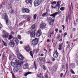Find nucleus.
<instances>
[{"mask_svg": "<svg viewBox=\"0 0 78 78\" xmlns=\"http://www.w3.org/2000/svg\"><path fill=\"white\" fill-rule=\"evenodd\" d=\"M56 8H58V10H59V8H60V6L59 5H56Z\"/></svg>", "mask_w": 78, "mask_h": 78, "instance_id": "33", "label": "nucleus"}, {"mask_svg": "<svg viewBox=\"0 0 78 78\" xmlns=\"http://www.w3.org/2000/svg\"><path fill=\"white\" fill-rule=\"evenodd\" d=\"M47 19L49 20H50L51 19V18H50V17H48Z\"/></svg>", "mask_w": 78, "mask_h": 78, "instance_id": "45", "label": "nucleus"}, {"mask_svg": "<svg viewBox=\"0 0 78 78\" xmlns=\"http://www.w3.org/2000/svg\"><path fill=\"white\" fill-rule=\"evenodd\" d=\"M53 23H54V20H53L51 21L49 23L51 25H53Z\"/></svg>", "mask_w": 78, "mask_h": 78, "instance_id": "21", "label": "nucleus"}, {"mask_svg": "<svg viewBox=\"0 0 78 78\" xmlns=\"http://www.w3.org/2000/svg\"><path fill=\"white\" fill-rule=\"evenodd\" d=\"M69 11H70V14H72V11L71 10V9H70V8H69Z\"/></svg>", "mask_w": 78, "mask_h": 78, "instance_id": "37", "label": "nucleus"}, {"mask_svg": "<svg viewBox=\"0 0 78 78\" xmlns=\"http://www.w3.org/2000/svg\"><path fill=\"white\" fill-rule=\"evenodd\" d=\"M36 24H34L32 26L31 28L32 29H34V28H36Z\"/></svg>", "mask_w": 78, "mask_h": 78, "instance_id": "23", "label": "nucleus"}, {"mask_svg": "<svg viewBox=\"0 0 78 78\" xmlns=\"http://www.w3.org/2000/svg\"><path fill=\"white\" fill-rule=\"evenodd\" d=\"M56 6H60V4H57V5H56Z\"/></svg>", "mask_w": 78, "mask_h": 78, "instance_id": "61", "label": "nucleus"}, {"mask_svg": "<svg viewBox=\"0 0 78 78\" xmlns=\"http://www.w3.org/2000/svg\"><path fill=\"white\" fill-rule=\"evenodd\" d=\"M18 38L19 39H21V36H20V35L18 36Z\"/></svg>", "mask_w": 78, "mask_h": 78, "instance_id": "38", "label": "nucleus"}, {"mask_svg": "<svg viewBox=\"0 0 78 78\" xmlns=\"http://www.w3.org/2000/svg\"><path fill=\"white\" fill-rule=\"evenodd\" d=\"M63 74H63V73H61L60 74V77H62V76H63Z\"/></svg>", "mask_w": 78, "mask_h": 78, "instance_id": "49", "label": "nucleus"}, {"mask_svg": "<svg viewBox=\"0 0 78 78\" xmlns=\"http://www.w3.org/2000/svg\"><path fill=\"white\" fill-rule=\"evenodd\" d=\"M9 33H8L6 32H4L3 35H2V36L4 38H6V39H8L9 37Z\"/></svg>", "mask_w": 78, "mask_h": 78, "instance_id": "5", "label": "nucleus"}, {"mask_svg": "<svg viewBox=\"0 0 78 78\" xmlns=\"http://www.w3.org/2000/svg\"><path fill=\"white\" fill-rule=\"evenodd\" d=\"M34 67H35V69L37 70V66H36V65H34Z\"/></svg>", "mask_w": 78, "mask_h": 78, "instance_id": "51", "label": "nucleus"}, {"mask_svg": "<svg viewBox=\"0 0 78 78\" xmlns=\"http://www.w3.org/2000/svg\"><path fill=\"white\" fill-rule=\"evenodd\" d=\"M15 42H19V40L17 39L16 40H15Z\"/></svg>", "mask_w": 78, "mask_h": 78, "instance_id": "55", "label": "nucleus"}, {"mask_svg": "<svg viewBox=\"0 0 78 78\" xmlns=\"http://www.w3.org/2000/svg\"><path fill=\"white\" fill-rule=\"evenodd\" d=\"M66 22H68V17H67V16L66 17Z\"/></svg>", "mask_w": 78, "mask_h": 78, "instance_id": "54", "label": "nucleus"}, {"mask_svg": "<svg viewBox=\"0 0 78 78\" xmlns=\"http://www.w3.org/2000/svg\"><path fill=\"white\" fill-rule=\"evenodd\" d=\"M35 31L34 30L32 31L31 34V32L30 31H28L26 32L27 34H30V37L31 38H34L35 37Z\"/></svg>", "mask_w": 78, "mask_h": 78, "instance_id": "2", "label": "nucleus"}, {"mask_svg": "<svg viewBox=\"0 0 78 78\" xmlns=\"http://www.w3.org/2000/svg\"><path fill=\"white\" fill-rule=\"evenodd\" d=\"M13 38V36L12 35H10L9 36V38H8V39L9 40H11V39H12Z\"/></svg>", "mask_w": 78, "mask_h": 78, "instance_id": "19", "label": "nucleus"}, {"mask_svg": "<svg viewBox=\"0 0 78 78\" xmlns=\"http://www.w3.org/2000/svg\"><path fill=\"white\" fill-rule=\"evenodd\" d=\"M5 56L4 55H2V60H4V59H5Z\"/></svg>", "mask_w": 78, "mask_h": 78, "instance_id": "35", "label": "nucleus"}, {"mask_svg": "<svg viewBox=\"0 0 78 78\" xmlns=\"http://www.w3.org/2000/svg\"><path fill=\"white\" fill-rule=\"evenodd\" d=\"M26 3L27 4H28L29 3H30V5L32 4L33 2V0H26L25 1Z\"/></svg>", "mask_w": 78, "mask_h": 78, "instance_id": "11", "label": "nucleus"}, {"mask_svg": "<svg viewBox=\"0 0 78 78\" xmlns=\"http://www.w3.org/2000/svg\"><path fill=\"white\" fill-rule=\"evenodd\" d=\"M70 72L72 74H75V72H74V71H73V70L71 69Z\"/></svg>", "mask_w": 78, "mask_h": 78, "instance_id": "29", "label": "nucleus"}, {"mask_svg": "<svg viewBox=\"0 0 78 78\" xmlns=\"http://www.w3.org/2000/svg\"><path fill=\"white\" fill-rule=\"evenodd\" d=\"M8 9L9 11H11L12 10V5H11V4L8 5Z\"/></svg>", "mask_w": 78, "mask_h": 78, "instance_id": "15", "label": "nucleus"}, {"mask_svg": "<svg viewBox=\"0 0 78 78\" xmlns=\"http://www.w3.org/2000/svg\"><path fill=\"white\" fill-rule=\"evenodd\" d=\"M19 61V60L17 61L15 59H13L12 61V63H13L14 66L15 65V64H17Z\"/></svg>", "mask_w": 78, "mask_h": 78, "instance_id": "10", "label": "nucleus"}, {"mask_svg": "<svg viewBox=\"0 0 78 78\" xmlns=\"http://www.w3.org/2000/svg\"><path fill=\"white\" fill-rule=\"evenodd\" d=\"M64 9H65L64 8V7H62L60 8V10L62 11H63L64 10Z\"/></svg>", "mask_w": 78, "mask_h": 78, "instance_id": "27", "label": "nucleus"}, {"mask_svg": "<svg viewBox=\"0 0 78 78\" xmlns=\"http://www.w3.org/2000/svg\"><path fill=\"white\" fill-rule=\"evenodd\" d=\"M42 2V0H37L34 2V5L35 6H37L41 4Z\"/></svg>", "mask_w": 78, "mask_h": 78, "instance_id": "3", "label": "nucleus"}, {"mask_svg": "<svg viewBox=\"0 0 78 78\" xmlns=\"http://www.w3.org/2000/svg\"><path fill=\"white\" fill-rule=\"evenodd\" d=\"M9 45L10 47H14V46H15V44L14 43L12 44V43H10L9 44Z\"/></svg>", "mask_w": 78, "mask_h": 78, "instance_id": "22", "label": "nucleus"}, {"mask_svg": "<svg viewBox=\"0 0 78 78\" xmlns=\"http://www.w3.org/2000/svg\"><path fill=\"white\" fill-rule=\"evenodd\" d=\"M2 25L0 23V30L2 29Z\"/></svg>", "mask_w": 78, "mask_h": 78, "instance_id": "47", "label": "nucleus"}, {"mask_svg": "<svg viewBox=\"0 0 78 78\" xmlns=\"http://www.w3.org/2000/svg\"><path fill=\"white\" fill-rule=\"evenodd\" d=\"M70 45L69 44L68 46H67V48H70Z\"/></svg>", "mask_w": 78, "mask_h": 78, "instance_id": "56", "label": "nucleus"}, {"mask_svg": "<svg viewBox=\"0 0 78 78\" xmlns=\"http://www.w3.org/2000/svg\"><path fill=\"white\" fill-rule=\"evenodd\" d=\"M37 16V15L36 14H35L33 17L34 19V20H35V19H36V17Z\"/></svg>", "mask_w": 78, "mask_h": 78, "instance_id": "24", "label": "nucleus"}, {"mask_svg": "<svg viewBox=\"0 0 78 78\" xmlns=\"http://www.w3.org/2000/svg\"><path fill=\"white\" fill-rule=\"evenodd\" d=\"M39 39L36 38L33 39L32 41V44L33 45H36L38 44Z\"/></svg>", "mask_w": 78, "mask_h": 78, "instance_id": "4", "label": "nucleus"}, {"mask_svg": "<svg viewBox=\"0 0 78 78\" xmlns=\"http://www.w3.org/2000/svg\"><path fill=\"white\" fill-rule=\"evenodd\" d=\"M37 76H38V78H41V76H40L39 75H37Z\"/></svg>", "mask_w": 78, "mask_h": 78, "instance_id": "53", "label": "nucleus"}, {"mask_svg": "<svg viewBox=\"0 0 78 78\" xmlns=\"http://www.w3.org/2000/svg\"><path fill=\"white\" fill-rule=\"evenodd\" d=\"M31 73H33L31 72H28L24 74V76H27V75H29V74H31Z\"/></svg>", "mask_w": 78, "mask_h": 78, "instance_id": "20", "label": "nucleus"}, {"mask_svg": "<svg viewBox=\"0 0 78 78\" xmlns=\"http://www.w3.org/2000/svg\"><path fill=\"white\" fill-rule=\"evenodd\" d=\"M23 62L19 61L18 62L16 63V66L17 67H21V66L23 65Z\"/></svg>", "mask_w": 78, "mask_h": 78, "instance_id": "7", "label": "nucleus"}, {"mask_svg": "<svg viewBox=\"0 0 78 78\" xmlns=\"http://www.w3.org/2000/svg\"><path fill=\"white\" fill-rule=\"evenodd\" d=\"M58 14V12H57L55 13L54 14L51 15L50 16V17H55Z\"/></svg>", "mask_w": 78, "mask_h": 78, "instance_id": "13", "label": "nucleus"}, {"mask_svg": "<svg viewBox=\"0 0 78 78\" xmlns=\"http://www.w3.org/2000/svg\"><path fill=\"white\" fill-rule=\"evenodd\" d=\"M60 37V35H58V36H57V39H59Z\"/></svg>", "mask_w": 78, "mask_h": 78, "instance_id": "39", "label": "nucleus"}, {"mask_svg": "<svg viewBox=\"0 0 78 78\" xmlns=\"http://www.w3.org/2000/svg\"><path fill=\"white\" fill-rule=\"evenodd\" d=\"M30 53L31 56H32V58H33V54H32V51H30Z\"/></svg>", "mask_w": 78, "mask_h": 78, "instance_id": "26", "label": "nucleus"}, {"mask_svg": "<svg viewBox=\"0 0 78 78\" xmlns=\"http://www.w3.org/2000/svg\"><path fill=\"white\" fill-rule=\"evenodd\" d=\"M0 6L1 7V8H3V6L2 5V4H0Z\"/></svg>", "mask_w": 78, "mask_h": 78, "instance_id": "64", "label": "nucleus"}, {"mask_svg": "<svg viewBox=\"0 0 78 78\" xmlns=\"http://www.w3.org/2000/svg\"><path fill=\"white\" fill-rule=\"evenodd\" d=\"M9 44H14V41H13L11 40Z\"/></svg>", "mask_w": 78, "mask_h": 78, "instance_id": "36", "label": "nucleus"}, {"mask_svg": "<svg viewBox=\"0 0 78 78\" xmlns=\"http://www.w3.org/2000/svg\"><path fill=\"white\" fill-rule=\"evenodd\" d=\"M14 32H12V34L14 35Z\"/></svg>", "mask_w": 78, "mask_h": 78, "instance_id": "63", "label": "nucleus"}, {"mask_svg": "<svg viewBox=\"0 0 78 78\" xmlns=\"http://www.w3.org/2000/svg\"><path fill=\"white\" fill-rule=\"evenodd\" d=\"M27 65H24L23 66V68L24 69H27Z\"/></svg>", "mask_w": 78, "mask_h": 78, "instance_id": "25", "label": "nucleus"}, {"mask_svg": "<svg viewBox=\"0 0 78 78\" xmlns=\"http://www.w3.org/2000/svg\"><path fill=\"white\" fill-rule=\"evenodd\" d=\"M23 16V18H24V19H26V18H27L28 16H27L26 15H24Z\"/></svg>", "mask_w": 78, "mask_h": 78, "instance_id": "30", "label": "nucleus"}, {"mask_svg": "<svg viewBox=\"0 0 78 78\" xmlns=\"http://www.w3.org/2000/svg\"><path fill=\"white\" fill-rule=\"evenodd\" d=\"M47 14H46V13H44L42 15V17H45V16H46Z\"/></svg>", "mask_w": 78, "mask_h": 78, "instance_id": "28", "label": "nucleus"}, {"mask_svg": "<svg viewBox=\"0 0 78 78\" xmlns=\"http://www.w3.org/2000/svg\"><path fill=\"white\" fill-rule=\"evenodd\" d=\"M62 27H63V30H64V29L65 28V26H64V25H63L62 26Z\"/></svg>", "mask_w": 78, "mask_h": 78, "instance_id": "43", "label": "nucleus"}, {"mask_svg": "<svg viewBox=\"0 0 78 78\" xmlns=\"http://www.w3.org/2000/svg\"><path fill=\"white\" fill-rule=\"evenodd\" d=\"M11 13H14V10H12L11 11Z\"/></svg>", "mask_w": 78, "mask_h": 78, "instance_id": "58", "label": "nucleus"}, {"mask_svg": "<svg viewBox=\"0 0 78 78\" xmlns=\"http://www.w3.org/2000/svg\"><path fill=\"white\" fill-rule=\"evenodd\" d=\"M46 26V25L45 23H42L41 24V25L40 27V28H44Z\"/></svg>", "mask_w": 78, "mask_h": 78, "instance_id": "16", "label": "nucleus"}, {"mask_svg": "<svg viewBox=\"0 0 78 78\" xmlns=\"http://www.w3.org/2000/svg\"><path fill=\"white\" fill-rule=\"evenodd\" d=\"M2 42L3 43L4 45L6 46V47H7V44H6V43L5 42H4L3 41H2Z\"/></svg>", "mask_w": 78, "mask_h": 78, "instance_id": "31", "label": "nucleus"}, {"mask_svg": "<svg viewBox=\"0 0 78 78\" xmlns=\"http://www.w3.org/2000/svg\"><path fill=\"white\" fill-rule=\"evenodd\" d=\"M70 14H70L69 13H68V17L69 20L71 19L70 18V17H71V16H70Z\"/></svg>", "mask_w": 78, "mask_h": 78, "instance_id": "32", "label": "nucleus"}, {"mask_svg": "<svg viewBox=\"0 0 78 78\" xmlns=\"http://www.w3.org/2000/svg\"><path fill=\"white\" fill-rule=\"evenodd\" d=\"M41 30H38L37 32L36 33V36L37 37H39L41 35Z\"/></svg>", "mask_w": 78, "mask_h": 78, "instance_id": "9", "label": "nucleus"}, {"mask_svg": "<svg viewBox=\"0 0 78 78\" xmlns=\"http://www.w3.org/2000/svg\"><path fill=\"white\" fill-rule=\"evenodd\" d=\"M12 78H16V77L14 76V75H12Z\"/></svg>", "mask_w": 78, "mask_h": 78, "instance_id": "60", "label": "nucleus"}, {"mask_svg": "<svg viewBox=\"0 0 78 78\" xmlns=\"http://www.w3.org/2000/svg\"><path fill=\"white\" fill-rule=\"evenodd\" d=\"M41 56H44V54H41Z\"/></svg>", "mask_w": 78, "mask_h": 78, "instance_id": "62", "label": "nucleus"}, {"mask_svg": "<svg viewBox=\"0 0 78 78\" xmlns=\"http://www.w3.org/2000/svg\"><path fill=\"white\" fill-rule=\"evenodd\" d=\"M4 19L6 21V24L7 25H11V22L9 21V19H8L7 14H5V16Z\"/></svg>", "mask_w": 78, "mask_h": 78, "instance_id": "1", "label": "nucleus"}, {"mask_svg": "<svg viewBox=\"0 0 78 78\" xmlns=\"http://www.w3.org/2000/svg\"><path fill=\"white\" fill-rule=\"evenodd\" d=\"M17 57L18 58V59H20V60H21V61H23L24 59V57L23 56L20 55H18L17 56Z\"/></svg>", "mask_w": 78, "mask_h": 78, "instance_id": "8", "label": "nucleus"}, {"mask_svg": "<svg viewBox=\"0 0 78 78\" xmlns=\"http://www.w3.org/2000/svg\"><path fill=\"white\" fill-rule=\"evenodd\" d=\"M43 68L44 70H46V69L45 68V66H43Z\"/></svg>", "mask_w": 78, "mask_h": 78, "instance_id": "42", "label": "nucleus"}, {"mask_svg": "<svg viewBox=\"0 0 78 78\" xmlns=\"http://www.w3.org/2000/svg\"><path fill=\"white\" fill-rule=\"evenodd\" d=\"M62 45H63V44L62 43L59 45L58 49L59 50H62Z\"/></svg>", "mask_w": 78, "mask_h": 78, "instance_id": "17", "label": "nucleus"}, {"mask_svg": "<svg viewBox=\"0 0 78 78\" xmlns=\"http://www.w3.org/2000/svg\"><path fill=\"white\" fill-rule=\"evenodd\" d=\"M73 31H76V28H74L73 29Z\"/></svg>", "mask_w": 78, "mask_h": 78, "instance_id": "48", "label": "nucleus"}, {"mask_svg": "<svg viewBox=\"0 0 78 78\" xmlns=\"http://www.w3.org/2000/svg\"><path fill=\"white\" fill-rule=\"evenodd\" d=\"M45 77L46 78H48V76L47 75H45Z\"/></svg>", "mask_w": 78, "mask_h": 78, "instance_id": "59", "label": "nucleus"}, {"mask_svg": "<svg viewBox=\"0 0 78 78\" xmlns=\"http://www.w3.org/2000/svg\"><path fill=\"white\" fill-rule=\"evenodd\" d=\"M47 42H50V39H48L47 40Z\"/></svg>", "mask_w": 78, "mask_h": 78, "instance_id": "52", "label": "nucleus"}, {"mask_svg": "<svg viewBox=\"0 0 78 78\" xmlns=\"http://www.w3.org/2000/svg\"><path fill=\"white\" fill-rule=\"evenodd\" d=\"M51 8L52 9H55V8H56V7H53V6H52V5H51Z\"/></svg>", "mask_w": 78, "mask_h": 78, "instance_id": "46", "label": "nucleus"}, {"mask_svg": "<svg viewBox=\"0 0 78 78\" xmlns=\"http://www.w3.org/2000/svg\"><path fill=\"white\" fill-rule=\"evenodd\" d=\"M67 33L66 32L64 33V37H66V36H67Z\"/></svg>", "mask_w": 78, "mask_h": 78, "instance_id": "41", "label": "nucleus"}, {"mask_svg": "<svg viewBox=\"0 0 78 78\" xmlns=\"http://www.w3.org/2000/svg\"><path fill=\"white\" fill-rule=\"evenodd\" d=\"M62 27H63V30H64V29L65 28V26H64V25H63L62 26Z\"/></svg>", "mask_w": 78, "mask_h": 78, "instance_id": "44", "label": "nucleus"}, {"mask_svg": "<svg viewBox=\"0 0 78 78\" xmlns=\"http://www.w3.org/2000/svg\"><path fill=\"white\" fill-rule=\"evenodd\" d=\"M23 23H20V24H19V26H20V27H21L22 25H23Z\"/></svg>", "mask_w": 78, "mask_h": 78, "instance_id": "34", "label": "nucleus"}, {"mask_svg": "<svg viewBox=\"0 0 78 78\" xmlns=\"http://www.w3.org/2000/svg\"><path fill=\"white\" fill-rule=\"evenodd\" d=\"M22 12L23 13H29L30 12V10L27 8L25 9V8H23L22 9Z\"/></svg>", "mask_w": 78, "mask_h": 78, "instance_id": "6", "label": "nucleus"}, {"mask_svg": "<svg viewBox=\"0 0 78 78\" xmlns=\"http://www.w3.org/2000/svg\"><path fill=\"white\" fill-rule=\"evenodd\" d=\"M55 31L57 33H58V29H55Z\"/></svg>", "mask_w": 78, "mask_h": 78, "instance_id": "50", "label": "nucleus"}, {"mask_svg": "<svg viewBox=\"0 0 78 78\" xmlns=\"http://www.w3.org/2000/svg\"><path fill=\"white\" fill-rule=\"evenodd\" d=\"M25 49L27 52H29L30 51H31V50L29 46L25 48Z\"/></svg>", "mask_w": 78, "mask_h": 78, "instance_id": "14", "label": "nucleus"}, {"mask_svg": "<svg viewBox=\"0 0 78 78\" xmlns=\"http://www.w3.org/2000/svg\"><path fill=\"white\" fill-rule=\"evenodd\" d=\"M58 55V53L57 52V51H55L53 54V56L54 58H57Z\"/></svg>", "mask_w": 78, "mask_h": 78, "instance_id": "12", "label": "nucleus"}, {"mask_svg": "<svg viewBox=\"0 0 78 78\" xmlns=\"http://www.w3.org/2000/svg\"><path fill=\"white\" fill-rule=\"evenodd\" d=\"M20 44H23V42L22 41H20Z\"/></svg>", "mask_w": 78, "mask_h": 78, "instance_id": "57", "label": "nucleus"}, {"mask_svg": "<svg viewBox=\"0 0 78 78\" xmlns=\"http://www.w3.org/2000/svg\"><path fill=\"white\" fill-rule=\"evenodd\" d=\"M30 20H31V18H28L27 20V21H28V22L30 21Z\"/></svg>", "mask_w": 78, "mask_h": 78, "instance_id": "40", "label": "nucleus"}, {"mask_svg": "<svg viewBox=\"0 0 78 78\" xmlns=\"http://www.w3.org/2000/svg\"><path fill=\"white\" fill-rule=\"evenodd\" d=\"M15 72H19V73H20V72H22V71L20 70V69H19L18 68H16Z\"/></svg>", "mask_w": 78, "mask_h": 78, "instance_id": "18", "label": "nucleus"}]
</instances>
